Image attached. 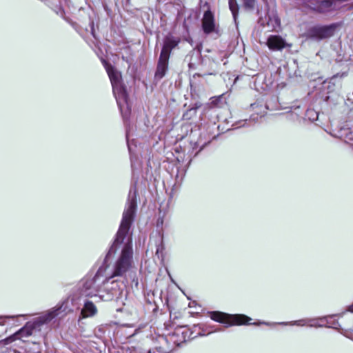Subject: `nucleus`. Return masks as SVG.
<instances>
[{"mask_svg": "<svg viewBox=\"0 0 353 353\" xmlns=\"http://www.w3.org/2000/svg\"><path fill=\"white\" fill-rule=\"evenodd\" d=\"M208 315L212 320L225 325L226 327L249 325L252 321L250 317L245 314H230L221 311H210L208 312Z\"/></svg>", "mask_w": 353, "mask_h": 353, "instance_id": "nucleus-1", "label": "nucleus"}, {"mask_svg": "<svg viewBox=\"0 0 353 353\" xmlns=\"http://www.w3.org/2000/svg\"><path fill=\"white\" fill-rule=\"evenodd\" d=\"M132 256L133 250L132 242H128L124 245L121 255L115 263L114 271L108 279L122 276L125 274L131 267Z\"/></svg>", "mask_w": 353, "mask_h": 353, "instance_id": "nucleus-2", "label": "nucleus"}, {"mask_svg": "<svg viewBox=\"0 0 353 353\" xmlns=\"http://www.w3.org/2000/svg\"><path fill=\"white\" fill-rule=\"evenodd\" d=\"M195 338L196 335L192 334L190 329L179 327L168 336H161V340L165 344L172 343L175 346H180L182 343Z\"/></svg>", "mask_w": 353, "mask_h": 353, "instance_id": "nucleus-3", "label": "nucleus"}, {"mask_svg": "<svg viewBox=\"0 0 353 353\" xmlns=\"http://www.w3.org/2000/svg\"><path fill=\"white\" fill-rule=\"evenodd\" d=\"M336 28L337 25L336 23L328 26H315L307 30L305 36L308 39L322 40L333 36Z\"/></svg>", "mask_w": 353, "mask_h": 353, "instance_id": "nucleus-4", "label": "nucleus"}, {"mask_svg": "<svg viewBox=\"0 0 353 353\" xmlns=\"http://www.w3.org/2000/svg\"><path fill=\"white\" fill-rule=\"evenodd\" d=\"M70 311H71V309L69 307V299L67 298L59 303L56 307L52 308L50 310L39 316L38 322L41 324L47 323L54 317L59 315H65Z\"/></svg>", "mask_w": 353, "mask_h": 353, "instance_id": "nucleus-5", "label": "nucleus"}, {"mask_svg": "<svg viewBox=\"0 0 353 353\" xmlns=\"http://www.w3.org/2000/svg\"><path fill=\"white\" fill-rule=\"evenodd\" d=\"M204 6H206L208 10L204 12L201 19L203 32L206 34L218 32L214 13L210 10V4L208 2L205 3Z\"/></svg>", "mask_w": 353, "mask_h": 353, "instance_id": "nucleus-6", "label": "nucleus"}, {"mask_svg": "<svg viewBox=\"0 0 353 353\" xmlns=\"http://www.w3.org/2000/svg\"><path fill=\"white\" fill-rule=\"evenodd\" d=\"M137 208V202L136 196L130 199L124 210L122 215L121 225L131 228L134 220Z\"/></svg>", "mask_w": 353, "mask_h": 353, "instance_id": "nucleus-7", "label": "nucleus"}, {"mask_svg": "<svg viewBox=\"0 0 353 353\" xmlns=\"http://www.w3.org/2000/svg\"><path fill=\"white\" fill-rule=\"evenodd\" d=\"M181 42V38L171 34L167 35L163 40V44L160 52L161 55L170 57L172 50L176 48Z\"/></svg>", "mask_w": 353, "mask_h": 353, "instance_id": "nucleus-8", "label": "nucleus"}, {"mask_svg": "<svg viewBox=\"0 0 353 353\" xmlns=\"http://www.w3.org/2000/svg\"><path fill=\"white\" fill-rule=\"evenodd\" d=\"M266 45L272 51H281L288 46L285 39L279 35H270L267 39Z\"/></svg>", "mask_w": 353, "mask_h": 353, "instance_id": "nucleus-9", "label": "nucleus"}, {"mask_svg": "<svg viewBox=\"0 0 353 353\" xmlns=\"http://www.w3.org/2000/svg\"><path fill=\"white\" fill-rule=\"evenodd\" d=\"M103 65L110 78L112 86L119 84L121 80V73L110 63H109L107 61L104 60L103 61Z\"/></svg>", "mask_w": 353, "mask_h": 353, "instance_id": "nucleus-10", "label": "nucleus"}, {"mask_svg": "<svg viewBox=\"0 0 353 353\" xmlns=\"http://www.w3.org/2000/svg\"><path fill=\"white\" fill-rule=\"evenodd\" d=\"M334 1L332 0H316L310 9L315 12L324 14L333 10Z\"/></svg>", "mask_w": 353, "mask_h": 353, "instance_id": "nucleus-11", "label": "nucleus"}, {"mask_svg": "<svg viewBox=\"0 0 353 353\" xmlns=\"http://www.w3.org/2000/svg\"><path fill=\"white\" fill-rule=\"evenodd\" d=\"M170 58L159 55V58L157 61V69L155 71L154 77L156 79H161L166 74L168 70Z\"/></svg>", "mask_w": 353, "mask_h": 353, "instance_id": "nucleus-12", "label": "nucleus"}, {"mask_svg": "<svg viewBox=\"0 0 353 353\" xmlns=\"http://www.w3.org/2000/svg\"><path fill=\"white\" fill-rule=\"evenodd\" d=\"M130 229V228L120 224L119 230L116 234L114 241L112 245V249H116L117 247L119 246L123 243L124 239L128 234Z\"/></svg>", "mask_w": 353, "mask_h": 353, "instance_id": "nucleus-13", "label": "nucleus"}, {"mask_svg": "<svg viewBox=\"0 0 353 353\" xmlns=\"http://www.w3.org/2000/svg\"><path fill=\"white\" fill-rule=\"evenodd\" d=\"M159 346L154 347L148 353H170L172 351V347L170 345V343H163L161 337L159 338Z\"/></svg>", "mask_w": 353, "mask_h": 353, "instance_id": "nucleus-14", "label": "nucleus"}, {"mask_svg": "<svg viewBox=\"0 0 353 353\" xmlns=\"http://www.w3.org/2000/svg\"><path fill=\"white\" fill-rule=\"evenodd\" d=\"M190 330L192 334L196 335V337L206 336L211 333V331L208 330L204 324L194 325Z\"/></svg>", "mask_w": 353, "mask_h": 353, "instance_id": "nucleus-15", "label": "nucleus"}, {"mask_svg": "<svg viewBox=\"0 0 353 353\" xmlns=\"http://www.w3.org/2000/svg\"><path fill=\"white\" fill-rule=\"evenodd\" d=\"M197 113V107L188 109L183 113L182 119L185 121H190L196 117Z\"/></svg>", "mask_w": 353, "mask_h": 353, "instance_id": "nucleus-16", "label": "nucleus"}, {"mask_svg": "<svg viewBox=\"0 0 353 353\" xmlns=\"http://www.w3.org/2000/svg\"><path fill=\"white\" fill-rule=\"evenodd\" d=\"M229 8L234 19L236 18L239 13V6L236 0H229Z\"/></svg>", "mask_w": 353, "mask_h": 353, "instance_id": "nucleus-17", "label": "nucleus"}, {"mask_svg": "<svg viewBox=\"0 0 353 353\" xmlns=\"http://www.w3.org/2000/svg\"><path fill=\"white\" fill-rule=\"evenodd\" d=\"M83 303L84 307L81 312V315L79 319V323H81L83 319H85L88 316V299H85Z\"/></svg>", "mask_w": 353, "mask_h": 353, "instance_id": "nucleus-18", "label": "nucleus"}, {"mask_svg": "<svg viewBox=\"0 0 353 353\" xmlns=\"http://www.w3.org/2000/svg\"><path fill=\"white\" fill-rule=\"evenodd\" d=\"M32 327L31 325L27 324L24 327H23L19 334L21 336H28L32 334Z\"/></svg>", "mask_w": 353, "mask_h": 353, "instance_id": "nucleus-19", "label": "nucleus"}, {"mask_svg": "<svg viewBox=\"0 0 353 353\" xmlns=\"http://www.w3.org/2000/svg\"><path fill=\"white\" fill-rule=\"evenodd\" d=\"M243 6L245 8L252 10L254 8L255 0H243Z\"/></svg>", "mask_w": 353, "mask_h": 353, "instance_id": "nucleus-20", "label": "nucleus"}, {"mask_svg": "<svg viewBox=\"0 0 353 353\" xmlns=\"http://www.w3.org/2000/svg\"><path fill=\"white\" fill-rule=\"evenodd\" d=\"M97 313V309L94 304L90 301V316H92Z\"/></svg>", "mask_w": 353, "mask_h": 353, "instance_id": "nucleus-21", "label": "nucleus"}, {"mask_svg": "<svg viewBox=\"0 0 353 353\" xmlns=\"http://www.w3.org/2000/svg\"><path fill=\"white\" fill-rule=\"evenodd\" d=\"M14 316H0V325H3L6 323V319H14Z\"/></svg>", "mask_w": 353, "mask_h": 353, "instance_id": "nucleus-22", "label": "nucleus"}, {"mask_svg": "<svg viewBox=\"0 0 353 353\" xmlns=\"http://www.w3.org/2000/svg\"><path fill=\"white\" fill-rule=\"evenodd\" d=\"M349 311L353 312V303L349 307Z\"/></svg>", "mask_w": 353, "mask_h": 353, "instance_id": "nucleus-23", "label": "nucleus"}, {"mask_svg": "<svg viewBox=\"0 0 353 353\" xmlns=\"http://www.w3.org/2000/svg\"><path fill=\"white\" fill-rule=\"evenodd\" d=\"M12 352H13V353H20V352L15 350H14Z\"/></svg>", "mask_w": 353, "mask_h": 353, "instance_id": "nucleus-24", "label": "nucleus"}, {"mask_svg": "<svg viewBox=\"0 0 353 353\" xmlns=\"http://www.w3.org/2000/svg\"><path fill=\"white\" fill-rule=\"evenodd\" d=\"M196 76H198V77H202V75H201V74H197V73H196V74H195L194 76H196Z\"/></svg>", "mask_w": 353, "mask_h": 353, "instance_id": "nucleus-25", "label": "nucleus"}, {"mask_svg": "<svg viewBox=\"0 0 353 353\" xmlns=\"http://www.w3.org/2000/svg\"><path fill=\"white\" fill-rule=\"evenodd\" d=\"M352 7L353 8V3H352Z\"/></svg>", "mask_w": 353, "mask_h": 353, "instance_id": "nucleus-26", "label": "nucleus"}]
</instances>
